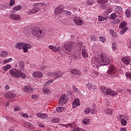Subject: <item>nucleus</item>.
<instances>
[{
    "label": "nucleus",
    "mask_w": 131,
    "mask_h": 131,
    "mask_svg": "<svg viewBox=\"0 0 131 131\" xmlns=\"http://www.w3.org/2000/svg\"><path fill=\"white\" fill-rule=\"evenodd\" d=\"M82 123L83 124H86V125L89 124H90V119H83V120L82 121Z\"/></svg>",
    "instance_id": "nucleus-32"
},
{
    "label": "nucleus",
    "mask_w": 131,
    "mask_h": 131,
    "mask_svg": "<svg viewBox=\"0 0 131 131\" xmlns=\"http://www.w3.org/2000/svg\"><path fill=\"white\" fill-rule=\"evenodd\" d=\"M105 20H107L106 17H103L102 16H98V20L100 22H102V21H105Z\"/></svg>",
    "instance_id": "nucleus-37"
},
{
    "label": "nucleus",
    "mask_w": 131,
    "mask_h": 131,
    "mask_svg": "<svg viewBox=\"0 0 131 131\" xmlns=\"http://www.w3.org/2000/svg\"><path fill=\"white\" fill-rule=\"evenodd\" d=\"M110 33L112 35V36H115V33H114V30H110Z\"/></svg>",
    "instance_id": "nucleus-55"
},
{
    "label": "nucleus",
    "mask_w": 131,
    "mask_h": 131,
    "mask_svg": "<svg viewBox=\"0 0 131 131\" xmlns=\"http://www.w3.org/2000/svg\"><path fill=\"white\" fill-rule=\"evenodd\" d=\"M127 46H128V47H129V46H131V40L130 39H128L127 40Z\"/></svg>",
    "instance_id": "nucleus-59"
},
{
    "label": "nucleus",
    "mask_w": 131,
    "mask_h": 131,
    "mask_svg": "<svg viewBox=\"0 0 131 131\" xmlns=\"http://www.w3.org/2000/svg\"><path fill=\"white\" fill-rule=\"evenodd\" d=\"M5 98H11V93L9 92H7L4 95Z\"/></svg>",
    "instance_id": "nucleus-48"
},
{
    "label": "nucleus",
    "mask_w": 131,
    "mask_h": 131,
    "mask_svg": "<svg viewBox=\"0 0 131 131\" xmlns=\"http://www.w3.org/2000/svg\"><path fill=\"white\" fill-rule=\"evenodd\" d=\"M19 67L20 70H23L24 69V62L22 61L19 62Z\"/></svg>",
    "instance_id": "nucleus-35"
},
{
    "label": "nucleus",
    "mask_w": 131,
    "mask_h": 131,
    "mask_svg": "<svg viewBox=\"0 0 131 131\" xmlns=\"http://www.w3.org/2000/svg\"><path fill=\"white\" fill-rule=\"evenodd\" d=\"M53 79H51L50 80L48 81L47 82H46L45 83L46 85H47V86H48L50 84H51V83H52V82H53Z\"/></svg>",
    "instance_id": "nucleus-50"
},
{
    "label": "nucleus",
    "mask_w": 131,
    "mask_h": 131,
    "mask_svg": "<svg viewBox=\"0 0 131 131\" xmlns=\"http://www.w3.org/2000/svg\"><path fill=\"white\" fill-rule=\"evenodd\" d=\"M53 122H54V123H58V122H60V119L59 118H56L55 119H53L52 120Z\"/></svg>",
    "instance_id": "nucleus-45"
},
{
    "label": "nucleus",
    "mask_w": 131,
    "mask_h": 131,
    "mask_svg": "<svg viewBox=\"0 0 131 131\" xmlns=\"http://www.w3.org/2000/svg\"><path fill=\"white\" fill-rule=\"evenodd\" d=\"M79 102H80L79 99L77 98L75 99L73 102V107L76 108L78 106H80V103Z\"/></svg>",
    "instance_id": "nucleus-16"
},
{
    "label": "nucleus",
    "mask_w": 131,
    "mask_h": 131,
    "mask_svg": "<svg viewBox=\"0 0 131 131\" xmlns=\"http://www.w3.org/2000/svg\"><path fill=\"white\" fill-rule=\"evenodd\" d=\"M92 114H96L97 113V110L96 108H92L91 110Z\"/></svg>",
    "instance_id": "nucleus-58"
},
{
    "label": "nucleus",
    "mask_w": 131,
    "mask_h": 131,
    "mask_svg": "<svg viewBox=\"0 0 131 131\" xmlns=\"http://www.w3.org/2000/svg\"><path fill=\"white\" fill-rule=\"evenodd\" d=\"M32 46L31 45L26 43H24L23 44V50L24 53H27L28 52V50L31 49Z\"/></svg>",
    "instance_id": "nucleus-11"
},
{
    "label": "nucleus",
    "mask_w": 131,
    "mask_h": 131,
    "mask_svg": "<svg viewBox=\"0 0 131 131\" xmlns=\"http://www.w3.org/2000/svg\"><path fill=\"white\" fill-rule=\"evenodd\" d=\"M108 2V0H97L98 4H106Z\"/></svg>",
    "instance_id": "nucleus-43"
},
{
    "label": "nucleus",
    "mask_w": 131,
    "mask_h": 131,
    "mask_svg": "<svg viewBox=\"0 0 131 131\" xmlns=\"http://www.w3.org/2000/svg\"><path fill=\"white\" fill-rule=\"evenodd\" d=\"M87 5L89 6H92L93 4H94V2L92 0H88L86 2Z\"/></svg>",
    "instance_id": "nucleus-54"
},
{
    "label": "nucleus",
    "mask_w": 131,
    "mask_h": 131,
    "mask_svg": "<svg viewBox=\"0 0 131 131\" xmlns=\"http://www.w3.org/2000/svg\"><path fill=\"white\" fill-rule=\"evenodd\" d=\"M43 4L40 3H36L33 4V8L30 9L28 11V15H31V14H35V13H37L40 9H41L43 7Z\"/></svg>",
    "instance_id": "nucleus-3"
},
{
    "label": "nucleus",
    "mask_w": 131,
    "mask_h": 131,
    "mask_svg": "<svg viewBox=\"0 0 131 131\" xmlns=\"http://www.w3.org/2000/svg\"><path fill=\"white\" fill-rule=\"evenodd\" d=\"M60 105H64L67 103V97L65 95H62L59 100Z\"/></svg>",
    "instance_id": "nucleus-9"
},
{
    "label": "nucleus",
    "mask_w": 131,
    "mask_h": 131,
    "mask_svg": "<svg viewBox=\"0 0 131 131\" xmlns=\"http://www.w3.org/2000/svg\"><path fill=\"white\" fill-rule=\"evenodd\" d=\"M41 30L39 28H35L32 30V35L37 38V39H39L41 37Z\"/></svg>",
    "instance_id": "nucleus-5"
},
{
    "label": "nucleus",
    "mask_w": 131,
    "mask_h": 131,
    "mask_svg": "<svg viewBox=\"0 0 131 131\" xmlns=\"http://www.w3.org/2000/svg\"><path fill=\"white\" fill-rule=\"evenodd\" d=\"M91 108L90 107H87L85 109L84 113L86 114H89V113H90V112H91Z\"/></svg>",
    "instance_id": "nucleus-49"
},
{
    "label": "nucleus",
    "mask_w": 131,
    "mask_h": 131,
    "mask_svg": "<svg viewBox=\"0 0 131 131\" xmlns=\"http://www.w3.org/2000/svg\"><path fill=\"white\" fill-rule=\"evenodd\" d=\"M81 54L83 58H88L89 55L88 54V52L86 51V50H85V49H83L82 50Z\"/></svg>",
    "instance_id": "nucleus-21"
},
{
    "label": "nucleus",
    "mask_w": 131,
    "mask_h": 131,
    "mask_svg": "<svg viewBox=\"0 0 131 131\" xmlns=\"http://www.w3.org/2000/svg\"><path fill=\"white\" fill-rule=\"evenodd\" d=\"M21 110V107L20 106H16L14 107V111H20Z\"/></svg>",
    "instance_id": "nucleus-56"
},
{
    "label": "nucleus",
    "mask_w": 131,
    "mask_h": 131,
    "mask_svg": "<svg viewBox=\"0 0 131 131\" xmlns=\"http://www.w3.org/2000/svg\"><path fill=\"white\" fill-rule=\"evenodd\" d=\"M12 60H13V59L12 58H10L7 59H5L4 61V64H7V63H9V62L12 61Z\"/></svg>",
    "instance_id": "nucleus-44"
},
{
    "label": "nucleus",
    "mask_w": 131,
    "mask_h": 131,
    "mask_svg": "<svg viewBox=\"0 0 131 131\" xmlns=\"http://www.w3.org/2000/svg\"><path fill=\"white\" fill-rule=\"evenodd\" d=\"M47 68V66H42L40 67L41 70H43L44 69H46Z\"/></svg>",
    "instance_id": "nucleus-62"
},
{
    "label": "nucleus",
    "mask_w": 131,
    "mask_h": 131,
    "mask_svg": "<svg viewBox=\"0 0 131 131\" xmlns=\"http://www.w3.org/2000/svg\"><path fill=\"white\" fill-rule=\"evenodd\" d=\"M121 124L123 125V126L126 125L127 124V122H126V120L124 119H121Z\"/></svg>",
    "instance_id": "nucleus-38"
},
{
    "label": "nucleus",
    "mask_w": 131,
    "mask_h": 131,
    "mask_svg": "<svg viewBox=\"0 0 131 131\" xmlns=\"http://www.w3.org/2000/svg\"><path fill=\"white\" fill-rule=\"evenodd\" d=\"M12 68V66L10 64H7L6 66L3 67V70L5 71H8L9 69H11Z\"/></svg>",
    "instance_id": "nucleus-31"
},
{
    "label": "nucleus",
    "mask_w": 131,
    "mask_h": 131,
    "mask_svg": "<svg viewBox=\"0 0 131 131\" xmlns=\"http://www.w3.org/2000/svg\"><path fill=\"white\" fill-rule=\"evenodd\" d=\"M127 25V24L126 22H123L122 21V23H120L119 25L120 28H123L125 27Z\"/></svg>",
    "instance_id": "nucleus-39"
},
{
    "label": "nucleus",
    "mask_w": 131,
    "mask_h": 131,
    "mask_svg": "<svg viewBox=\"0 0 131 131\" xmlns=\"http://www.w3.org/2000/svg\"><path fill=\"white\" fill-rule=\"evenodd\" d=\"M48 48L49 49H50V50H52V51H53V52H59V48L55 46L50 45L48 47Z\"/></svg>",
    "instance_id": "nucleus-24"
},
{
    "label": "nucleus",
    "mask_w": 131,
    "mask_h": 131,
    "mask_svg": "<svg viewBox=\"0 0 131 131\" xmlns=\"http://www.w3.org/2000/svg\"><path fill=\"white\" fill-rule=\"evenodd\" d=\"M122 61L126 65H128L129 64V62L130 60L129 59V57H124L122 59Z\"/></svg>",
    "instance_id": "nucleus-20"
},
{
    "label": "nucleus",
    "mask_w": 131,
    "mask_h": 131,
    "mask_svg": "<svg viewBox=\"0 0 131 131\" xmlns=\"http://www.w3.org/2000/svg\"><path fill=\"white\" fill-rule=\"evenodd\" d=\"M65 110V108L64 107H56L57 112H62V111H64Z\"/></svg>",
    "instance_id": "nucleus-36"
},
{
    "label": "nucleus",
    "mask_w": 131,
    "mask_h": 131,
    "mask_svg": "<svg viewBox=\"0 0 131 131\" xmlns=\"http://www.w3.org/2000/svg\"><path fill=\"white\" fill-rule=\"evenodd\" d=\"M86 86L90 91H94L95 89H96V85H93V84L91 83L87 84Z\"/></svg>",
    "instance_id": "nucleus-19"
},
{
    "label": "nucleus",
    "mask_w": 131,
    "mask_h": 131,
    "mask_svg": "<svg viewBox=\"0 0 131 131\" xmlns=\"http://www.w3.org/2000/svg\"><path fill=\"white\" fill-rule=\"evenodd\" d=\"M23 91L25 93H27V94H30L33 91V88L29 85H26L23 88Z\"/></svg>",
    "instance_id": "nucleus-12"
},
{
    "label": "nucleus",
    "mask_w": 131,
    "mask_h": 131,
    "mask_svg": "<svg viewBox=\"0 0 131 131\" xmlns=\"http://www.w3.org/2000/svg\"><path fill=\"white\" fill-rule=\"evenodd\" d=\"M94 73L95 76H97L99 75V73L98 72H97V71H94Z\"/></svg>",
    "instance_id": "nucleus-63"
},
{
    "label": "nucleus",
    "mask_w": 131,
    "mask_h": 131,
    "mask_svg": "<svg viewBox=\"0 0 131 131\" xmlns=\"http://www.w3.org/2000/svg\"><path fill=\"white\" fill-rule=\"evenodd\" d=\"M21 9H22V6L17 5L16 6H14L13 10V11H20Z\"/></svg>",
    "instance_id": "nucleus-29"
},
{
    "label": "nucleus",
    "mask_w": 131,
    "mask_h": 131,
    "mask_svg": "<svg viewBox=\"0 0 131 131\" xmlns=\"http://www.w3.org/2000/svg\"><path fill=\"white\" fill-rule=\"evenodd\" d=\"M43 92L44 94L48 95V94H49V93H50V90H49L48 88H44L43 89Z\"/></svg>",
    "instance_id": "nucleus-42"
},
{
    "label": "nucleus",
    "mask_w": 131,
    "mask_h": 131,
    "mask_svg": "<svg viewBox=\"0 0 131 131\" xmlns=\"http://www.w3.org/2000/svg\"><path fill=\"white\" fill-rule=\"evenodd\" d=\"M10 98L12 99H14V98H16V94L15 93L10 94Z\"/></svg>",
    "instance_id": "nucleus-57"
},
{
    "label": "nucleus",
    "mask_w": 131,
    "mask_h": 131,
    "mask_svg": "<svg viewBox=\"0 0 131 131\" xmlns=\"http://www.w3.org/2000/svg\"><path fill=\"white\" fill-rule=\"evenodd\" d=\"M9 18L10 19H12V20H15V21H19L21 20V17H20V15L17 14L12 13L10 15Z\"/></svg>",
    "instance_id": "nucleus-10"
},
{
    "label": "nucleus",
    "mask_w": 131,
    "mask_h": 131,
    "mask_svg": "<svg viewBox=\"0 0 131 131\" xmlns=\"http://www.w3.org/2000/svg\"><path fill=\"white\" fill-rule=\"evenodd\" d=\"M0 56L3 58H4V57H7V56H8V52L5 51H3L1 52Z\"/></svg>",
    "instance_id": "nucleus-34"
},
{
    "label": "nucleus",
    "mask_w": 131,
    "mask_h": 131,
    "mask_svg": "<svg viewBox=\"0 0 131 131\" xmlns=\"http://www.w3.org/2000/svg\"><path fill=\"white\" fill-rule=\"evenodd\" d=\"M9 73L12 76V77H14V78H26V74L23 73L21 71L17 69H11L9 71Z\"/></svg>",
    "instance_id": "nucleus-2"
},
{
    "label": "nucleus",
    "mask_w": 131,
    "mask_h": 131,
    "mask_svg": "<svg viewBox=\"0 0 131 131\" xmlns=\"http://www.w3.org/2000/svg\"><path fill=\"white\" fill-rule=\"evenodd\" d=\"M38 126L39 127H45V125L41 123H38Z\"/></svg>",
    "instance_id": "nucleus-61"
},
{
    "label": "nucleus",
    "mask_w": 131,
    "mask_h": 131,
    "mask_svg": "<svg viewBox=\"0 0 131 131\" xmlns=\"http://www.w3.org/2000/svg\"><path fill=\"white\" fill-rule=\"evenodd\" d=\"M48 76H50V77H53V78H57V77H61L62 75H63V73L62 72L57 71L55 73H49L48 74Z\"/></svg>",
    "instance_id": "nucleus-7"
},
{
    "label": "nucleus",
    "mask_w": 131,
    "mask_h": 131,
    "mask_svg": "<svg viewBox=\"0 0 131 131\" xmlns=\"http://www.w3.org/2000/svg\"><path fill=\"white\" fill-rule=\"evenodd\" d=\"M74 21L77 25H82L83 24V21L80 19V18L78 17H75Z\"/></svg>",
    "instance_id": "nucleus-15"
},
{
    "label": "nucleus",
    "mask_w": 131,
    "mask_h": 131,
    "mask_svg": "<svg viewBox=\"0 0 131 131\" xmlns=\"http://www.w3.org/2000/svg\"><path fill=\"white\" fill-rule=\"evenodd\" d=\"M105 113L106 114H109L110 115H112V113H113V111H112V108L111 107H106L104 110Z\"/></svg>",
    "instance_id": "nucleus-22"
},
{
    "label": "nucleus",
    "mask_w": 131,
    "mask_h": 131,
    "mask_svg": "<svg viewBox=\"0 0 131 131\" xmlns=\"http://www.w3.org/2000/svg\"><path fill=\"white\" fill-rule=\"evenodd\" d=\"M116 17H117L116 14L112 13L110 16V19H111V20H115V19H116Z\"/></svg>",
    "instance_id": "nucleus-33"
},
{
    "label": "nucleus",
    "mask_w": 131,
    "mask_h": 131,
    "mask_svg": "<svg viewBox=\"0 0 131 131\" xmlns=\"http://www.w3.org/2000/svg\"><path fill=\"white\" fill-rule=\"evenodd\" d=\"M23 42L18 43L15 45V48L18 50H23Z\"/></svg>",
    "instance_id": "nucleus-25"
},
{
    "label": "nucleus",
    "mask_w": 131,
    "mask_h": 131,
    "mask_svg": "<svg viewBox=\"0 0 131 131\" xmlns=\"http://www.w3.org/2000/svg\"><path fill=\"white\" fill-rule=\"evenodd\" d=\"M107 73L109 74H115L116 73V68L114 66H111L107 71Z\"/></svg>",
    "instance_id": "nucleus-13"
},
{
    "label": "nucleus",
    "mask_w": 131,
    "mask_h": 131,
    "mask_svg": "<svg viewBox=\"0 0 131 131\" xmlns=\"http://www.w3.org/2000/svg\"><path fill=\"white\" fill-rule=\"evenodd\" d=\"M99 39L100 40V41H102V42L104 43L105 42V41H106V38H105L103 36H100L99 37Z\"/></svg>",
    "instance_id": "nucleus-47"
},
{
    "label": "nucleus",
    "mask_w": 131,
    "mask_h": 131,
    "mask_svg": "<svg viewBox=\"0 0 131 131\" xmlns=\"http://www.w3.org/2000/svg\"><path fill=\"white\" fill-rule=\"evenodd\" d=\"M114 12L116 13H121L122 12V8L120 6H115Z\"/></svg>",
    "instance_id": "nucleus-23"
},
{
    "label": "nucleus",
    "mask_w": 131,
    "mask_h": 131,
    "mask_svg": "<svg viewBox=\"0 0 131 131\" xmlns=\"http://www.w3.org/2000/svg\"><path fill=\"white\" fill-rule=\"evenodd\" d=\"M14 5H15V0H10V3H9V6L10 7H13V6Z\"/></svg>",
    "instance_id": "nucleus-52"
},
{
    "label": "nucleus",
    "mask_w": 131,
    "mask_h": 131,
    "mask_svg": "<svg viewBox=\"0 0 131 131\" xmlns=\"http://www.w3.org/2000/svg\"><path fill=\"white\" fill-rule=\"evenodd\" d=\"M71 74H80V72L77 69H72L70 71Z\"/></svg>",
    "instance_id": "nucleus-27"
},
{
    "label": "nucleus",
    "mask_w": 131,
    "mask_h": 131,
    "mask_svg": "<svg viewBox=\"0 0 131 131\" xmlns=\"http://www.w3.org/2000/svg\"><path fill=\"white\" fill-rule=\"evenodd\" d=\"M63 6H58L54 10V14L55 15H56V16H58L61 14V13H63Z\"/></svg>",
    "instance_id": "nucleus-8"
},
{
    "label": "nucleus",
    "mask_w": 131,
    "mask_h": 131,
    "mask_svg": "<svg viewBox=\"0 0 131 131\" xmlns=\"http://www.w3.org/2000/svg\"><path fill=\"white\" fill-rule=\"evenodd\" d=\"M116 47H117L116 44L113 43V44L112 45V48L113 51H116V49H117Z\"/></svg>",
    "instance_id": "nucleus-46"
},
{
    "label": "nucleus",
    "mask_w": 131,
    "mask_h": 131,
    "mask_svg": "<svg viewBox=\"0 0 131 131\" xmlns=\"http://www.w3.org/2000/svg\"><path fill=\"white\" fill-rule=\"evenodd\" d=\"M25 127H26L28 129H32L34 128V126L30 123L25 122L24 124Z\"/></svg>",
    "instance_id": "nucleus-17"
},
{
    "label": "nucleus",
    "mask_w": 131,
    "mask_h": 131,
    "mask_svg": "<svg viewBox=\"0 0 131 131\" xmlns=\"http://www.w3.org/2000/svg\"><path fill=\"white\" fill-rule=\"evenodd\" d=\"M127 29L128 28L127 27H125L124 28H123L120 31V34L121 35H123L124 34V33H125V32H126L127 31Z\"/></svg>",
    "instance_id": "nucleus-30"
},
{
    "label": "nucleus",
    "mask_w": 131,
    "mask_h": 131,
    "mask_svg": "<svg viewBox=\"0 0 131 131\" xmlns=\"http://www.w3.org/2000/svg\"><path fill=\"white\" fill-rule=\"evenodd\" d=\"M72 89L73 90V92L74 93H76V94H79L80 92L79 90L77 88H76V86L75 85H72Z\"/></svg>",
    "instance_id": "nucleus-26"
},
{
    "label": "nucleus",
    "mask_w": 131,
    "mask_h": 131,
    "mask_svg": "<svg viewBox=\"0 0 131 131\" xmlns=\"http://www.w3.org/2000/svg\"><path fill=\"white\" fill-rule=\"evenodd\" d=\"M63 12L64 13V14H66V15L67 16H70L71 15V13L70 12V11H68V10H63Z\"/></svg>",
    "instance_id": "nucleus-53"
},
{
    "label": "nucleus",
    "mask_w": 131,
    "mask_h": 131,
    "mask_svg": "<svg viewBox=\"0 0 131 131\" xmlns=\"http://www.w3.org/2000/svg\"><path fill=\"white\" fill-rule=\"evenodd\" d=\"M23 117H25V118H28V117H29L28 114H27L26 113L23 114Z\"/></svg>",
    "instance_id": "nucleus-60"
},
{
    "label": "nucleus",
    "mask_w": 131,
    "mask_h": 131,
    "mask_svg": "<svg viewBox=\"0 0 131 131\" xmlns=\"http://www.w3.org/2000/svg\"><path fill=\"white\" fill-rule=\"evenodd\" d=\"M125 76L127 79L131 80V73L130 72L125 73Z\"/></svg>",
    "instance_id": "nucleus-40"
},
{
    "label": "nucleus",
    "mask_w": 131,
    "mask_h": 131,
    "mask_svg": "<svg viewBox=\"0 0 131 131\" xmlns=\"http://www.w3.org/2000/svg\"><path fill=\"white\" fill-rule=\"evenodd\" d=\"M101 90L104 95L112 96V97H114V96H117V95H118L117 92L114 91L111 89H106V88L102 87L101 88Z\"/></svg>",
    "instance_id": "nucleus-4"
},
{
    "label": "nucleus",
    "mask_w": 131,
    "mask_h": 131,
    "mask_svg": "<svg viewBox=\"0 0 131 131\" xmlns=\"http://www.w3.org/2000/svg\"><path fill=\"white\" fill-rule=\"evenodd\" d=\"M37 117H39V118H41L42 119H46L47 118L48 115L41 113H37L36 115Z\"/></svg>",
    "instance_id": "nucleus-18"
},
{
    "label": "nucleus",
    "mask_w": 131,
    "mask_h": 131,
    "mask_svg": "<svg viewBox=\"0 0 131 131\" xmlns=\"http://www.w3.org/2000/svg\"><path fill=\"white\" fill-rule=\"evenodd\" d=\"M120 131H126V128H122L120 129Z\"/></svg>",
    "instance_id": "nucleus-64"
},
{
    "label": "nucleus",
    "mask_w": 131,
    "mask_h": 131,
    "mask_svg": "<svg viewBox=\"0 0 131 131\" xmlns=\"http://www.w3.org/2000/svg\"><path fill=\"white\" fill-rule=\"evenodd\" d=\"M32 99H34V100H36L38 99V95L37 94L33 95L31 96Z\"/></svg>",
    "instance_id": "nucleus-51"
},
{
    "label": "nucleus",
    "mask_w": 131,
    "mask_h": 131,
    "mask_svg": "<svg viewBox=\"0 0 131 131\" xmlns=\"http://www.w3.org/2000/svg\"><path fill=\"white\" fill-rule=\"evenodd\" d=\"M95 60L98 64L101 66L108 65L110 63L109 57L104 53L97 54Z\"/></svg>",
    "instance_id": "nucleus-1"
},
{
    "label": "nucleus",
    "mask_w": 131,
    "mask_h": 131,
    "mask_svg": "<svg viewBox=\"0 0 131 131\" xmlns=\"http://www.w3.org/2000/svg\"><path fill=\"white\" fill-rule=\"evenodd\" d=\"M72 131H84V130L81 128L75 127L73 128Z\"/></svg>",
    "instance_id": "nucleus-41"
},
{
    "label": "nucleus",
    "mask_w": 131,
    "mask_h": 131,
    "mask_svg": "<svg viewBox=\"0 0 131 131\" xmlns=\"http://www.w3.org/2000/svg\"><path fill=\"white\" fill-rule=\"evenodd\" d=\"M32 76L33 77H35V78H40L43 76V75L41 72L36 71L33 73Z\"/></svg>",
    "instance_id": "nucleus-14"
},
{
    "label": "nucleus",
    "mask_w": 131,
    "mask_h": 131,
    "mask_svg": "<svg viewBox=\"0 0 131 131\" xmlns=\"http://www.w3.org/2000/svg\"><path fill=\"white\" fill-rule=\"evenodd\" d=\"M125 15L126 16V17H127L128 18H129L131 16V9H127L125 11Z\"/></svg>",
    "instance_id": "nucleus-28"
},
{
    "label": "nucleus",
    "mask_w": 131,
    "mask_h": 131,
    "mask_svg": "<svg viewBox=\"0 0 131 131\" xmlns=\"http://www.w3.org/2000/svg\"><path fill=\"white\" fill-rule=\"evenodd\" d=\"M62 49L64 50L66 54L67 55H71V52L72 51V46L68 44V43H66L62 46Z\"/></svg>",
    "instance_id": "nucleus-6"
}]
</instances>
